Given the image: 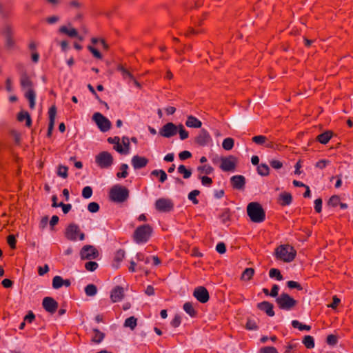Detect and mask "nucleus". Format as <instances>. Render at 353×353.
Instances as JSON below:
<instances>
[{
    "mask_svg": "<svg viewBox=\"0 0 353 353\" xmlns=\"http://www.w3.org/2000/svg\"><path fill=\"white\" fill-rule=\"evenodd\" d=\"M296 255V250L288 244L281 245L274 250V256L278 259L285 263L294 261Z\"/></svg>",
    "mask_w": 353,
    "mask_h": 353,
    "instance_id": "obj_1",
    "label": "nucleus"
},
{
    "mask_svg": "<svg viewBox=\"0 0 353 353\" xmlns=\"http://www.w3.org/2000/svg\"><path fill=\"white\" fill-rule=\"evenodd\" d=\"M247 213L254 223H261L265 219V213L262 206L257 202H251L247 206Z\"/></svg>",
    "mask_w": 353,
    "mask_h": 353,
    "instance_id": "obj_2",
    "label": "nucleus"
},
{
    "mask_svg": "<svg viewBox=\"0 0 353 353\" xmlns=\"http://www.w3.org/2000/svg\"><path fill=\"white\" fill-rule=\"evenodd\" d=\"M152 231V228L148 224L139 226L134 232V241L138 244L146 243L150 239Z\"/></svg>",
    "mask_w": 353,
    "mask_h": 353,
    "instance_id": "obj_3",
    "label": "nucleus"
},
{
    "mask_svg": "<svg viewBox=\"0 0 353 353\" xmlns=\"http://www.w3.org/2000/svg\"><path fill=\"white\" fill-rule=\"evenodd\" d=\"M110 199L115 203H123L129 197V190L127 188L120 185H114L110 191Z\"/></svg>",
    "mask_w": 353,
    "mask_h": 353,
    "instance_id": "obj_4",
    "label": "nucleus"
},
{
    "mask_svg": "<svg viewBox=\"0 0 353 353\" xmlns=\"http://www.w3.org/2000/svg\"><path fill=\"white\" fill-rule=\"evenodd\" d=\"M64 235L70 241H76L78 239L83 241L85 239V234L81 231L79 225L74 223H70L67 226Z\"/></svg>",
    "mask_w": 353,
    "mask_h": 353,
    "instance_id": "obj_5",
    "label": "nucleus"
},
{
    "mask_svg": "<svg viewBox=\"0 0 353 353\" xmlns=\"http://www.w3.org/2000/svg\"><path fill=\"white\" fill-rule=\"evenodd\" d=\"M276 302L279 308L284 310H290L297 304V301L286 293L281 294L276 299Z\"/></svg>",
    "mask_w": 353,
    "mask_h": 353,
    "instance_id": "obj_6",
    "label": "nucleus"
},
{
    "mask_svg": "<svg viewBox=\"0 0 353 353\" xmlns=\"http://www.w3.org/2000/svg\"><path fill=\"white\" fill-rule=\"evenodd\" d=\"M95 162L101 168H108L113 163V157L110 152L103 151L95 157Z\"/></svg>",
    "mask_w": 353,
    "mask_h": 353,
    "instance_id": "obj_7",
    "label": "nucleus"
},
{
    "mask_svg": "<svg viewBox=\"0 0 353 353\" xmlns=\"http://www.w3.org/2000/svg\"><path fill=\"white\" fill-rule=\"evenodd\" d=\"M92 119L101 132H107L111 128L112 124L110 120L99 112L94 113Z\"/></svg>",
    "mask_w": 353,
    "mask_h": 353,
    "instance_id": "obj_8",
    "label": "nucleus"
},
{
    "mask_svg": "<svg viewBox=\"0 0 353 353\" xmlns=\"http://www.w3.org/2000/svg\"><path fill=\"white\" fill-rule=\"evenodd\" d=\"M27 88L28 90L25 92V97L29 101V105L33 109L35 105L36 92L32 88V83L28 78H23V88Z\"/></svg>",
    "mask_w": 353,
    "mask_h": 353,
    "instance_id": "obj_9",
    "label": "nucleus"
},
{
    "mask_svg": "<svg viewBox=\"0 0 353 353\" xmlns=\"http://www.w3.org/2000/svg\"><path fill=\"white\" fill-rule=\"evenodd\" d=\"M220 168L225 172L233 171L235 170L237 159L234 156L230 155L227 157L221 158Z\"/></svg>",
    "mask_w": 353,
    "mask_h": 353,
    "instance_id": "obj_10",
    "label": "nucleus"
},
{
    "mask_svg": "<svg viewBox=\"0 0 353 353\" xmlns=\"http://www.w3.org/2000/svg\"><path fill=\"white\" fill-rule=\"evenodd\" d=\"M80 256L83 260L95 259L99 256V252L93 245H86L81 248Z\"/></svg>",
    "mask_w": 353,
    "mask_h": 353,
    "instance_id": "obj_11",
    "label": "nucleus"
},
{
    "mask_svg": "<svg viewBox=\"0 0 353 353\" xmlns=\"http://www.w3.org/2000/svg\"><path fill=\"white\" fill-rule=\"evenodd\" d=\"M155 208L157 210L161 212H168L172 210L174 203L172 201L168 198H161L156 201Z\"/></svg>",
    "mask_w": 353,
    "mask_h": 353,
    "instance_id": "obj_12",
    "label": "nucleus"
},
{
    "mask_svg": "<svg viewBox=\"0 0 353 353\" xmlns=\"http://www.w3.org/2000/svg\"><path fill=\"white\" fill-rule=\"evenodd\" d=\"M178 132V125L172 122L165 124L160 130L159 134L165 138H170L176 135Z\"/></svg>",
    "mask_w": 353,
    "mask_h": 353,
    "instance_id": "obj_13",
    "label": "nucleus"
},
{
    "mask_svg": "<svg viewBox=\"0 0 353 353\" xmlns=\"http://www.w3.org/2000/svg\"><path fill=\"white\" fill-rule=\"evenodd\" d=\"M193 296L201 303H207L210 299L208 291L203 286L196 288L193 292Z\"/></svg>",
    "mask_w": 353,
    "mask_h": 353,
    "instance_id": "obj_14",
    "label": "nucleus"
},
{
    "mask_svg": "<svg viewBox=\"0 0 353 353\" xmlns=\"http://www.w3.org/2000/svg\"><path fill=\"white\" fill-rule=\"evenodd\" d=\"M43 307L50 314H54L58 308V303L52 297L47 296L43 299Z\"/></svg>",
    "mask_w": 353,
    "mask_h": 353,
    "instance_id": "obj_15",
    "label": "nucleus"
},
{
    "mask_svg": "<svg viewBox=\"0 0 353 353\" xmlns=\"http://www.w3.org/2000/svg\"><path fill=\"white\" fill-rule=\"evenodd\" d=\"M57 115V108L55 105H52L48 110V116H49V124L48 128L47 136L50 137L54 129L55 118Z\"/></svg>",
    "mask_w": 353,
    "mask_h": 353,
    "instance_id": "obj_16",
    "label": "nucleus"
},
{
    "mask_svg": "<svg viewBox=\"0 0 353 353\" xmlns=\"http://www.w3.org/2000/svg\"><path fill=\"white\" fill-rule=\"evenodd\" d=\"M210 140L211 137L210 134L204 129L201 130L199 134L195 138V142L201 146L206 145Z\"/></svg>",
    "mask_w": 353,
    "mask_h": 353,
    "instance_id": "obj_17",
    "label": "nucleus"
},
{
    "mask_svg": "<svg viewBox=\"0 0 353 353\" xmlns=\"http://www.w3.org/2000/svg\"><path fill=\"white\" fill-rule=\"evenodd\" d=\"M230 182L233 188L243 190L245 185V179L242 175H235L231 177Z\"/></svg>",
    "mask_w": 353,
    "mask_h": 353,
    "instance_id": "obj_18",
    "label": "nucleus"
},
{
    "mask_svg": "<svg viewBox=\"0 0 353 353\" xmlns=\"http://www.w3.org/2000/svg\"><path fill=\"white\" fill-rule=\"evenodd\" d=\"M132 165L135 170L141 169L147 165L148 159L144 157L135 155L132 158Z\"/></svg>",
    "mask_w": 353,
    "mask_h": 353,
    "instance_id": "obj_19",
    "label": "nucleus"
},
{
    "mask_svg": "<svg viewBox=\"0 0 353 353\" xmlns=\"http://www.w3.org/2000/svg\"><path fill=\"white\" fill-rule=\"evenodd\" d=\"M124 297L123 288L120 286L115 287L111 292L110 299L112 302L116 303L121 301Z\"/></svg>",
    "mask_w": 353,
    "mask_h": 353,
    "instance_id": "obj_20",
    "label": "nucleus"
},
{
    "mask_svg": "<svg viewBox=\"0 0 353 353\" xmlns=\"http://www.w3.org/2000/svg\"><path fill=\"white\" fill-rule=\"evenodd\" d=\"M257 307L263 312H265L269 316H274V312L273 310V304L268 301H263L257 304Z\"/></svg>",
    "mask_w": 353,
    "mask_h": 353,
    "instance_id": "obj_21",
    "label": "nucleus"
},
{
    "mask_svg": "<svg viewBox=\"0 0 353 353\" xmlns=\"http://www.w3.org/2000/svg\"><path fill=\"white\" fill-rule=\"evenodd\" d=\"M59 31L61 33L68 35L69 37H78L80 41L83 40V38L79 36L78 32L75 28H72L68 29L66 26H63L59 28Z\"/></svg>",
    "mask_w": 353,
    "mask_h": 353,
    "instance_id": "obj_22",
    "label": "nucleus"
},
{
    "mask_svg": "<svg viewBox=\"0 0 353 353\" xmlns=\"http://www.w3.org/2000/svg\"><path fill=\"white\" fill-rule=\"evenodd\" d=\"M9 134L10 140L13 141L15 145H20L21 140V133L20 130L12 128L10 130Z\"/></svg>",
    "mask_w": 353,
    "mask_h": 353,
    "instance_id": "obj_23",
    "label": "nucleus"
},
{
    "mask_svg": "<svg viewBox=\"0 0 353 353\" xmlns=\"http://www.w3.org/2000/svg\"><path fill=\"white\" fill-rule=\"evenodd\" d=\"M292 196L290 193L283 192L280 194L279 197V203L282 206L288 205L292 203Z\"/></svg>",
    "mask_w": 353,
    "mask_h": 353,
    "instance_id": "obj_24",
    "label": "nucleus"
},
{
    "mask_svg": "<svg viewBox=\"0 0 353 353\" xmlns=\"http://www.w3.org/2000/svg\"><path fill=\"white\" fill-rule=\"evenodd\" d=\"M185 125L189 128H199L202 123L197 118L193 116H189L186 120Z\"/></svg>",
    "mask_w": 353,
    "mask_h": 353,
    "instance_id": "obj_25",
    "label": "nucleus"
},
{
    "mask_svg": "<svg viewBox=\"0 0 353 353\" xmlns=\"http://www.w3.org/2000/svg\"><path fill=\"white\" fill-rule=\"evenodd\" d=\"M332 135V132L328 130L318 135L316 140L322 144H326L329 142Z\"/></svg>",
    "mask_w": 353,
    "mask_h": 353,
    "instance_id": "obj_26",
    "label": "nucleus"
},
{
    "mask_svg": "<svg viewBox=\"0 0 353 353\" xmlns=\"http://www.w3.org/2000/svg\"><path fill=\"white\" fill-rule=\"evenodd\" d=\"M68 7L69 9L79 12L83 8V4L78 0H72L68 3Z\"/></svg>",
    "mask_w": 353,
    "mask_h": 353,
    "instance_id": "obj_27",
    "label": "nucleus"
},
{
    "mask_svg": "<svg viewBox=\"0 0 353 353\" xmlns=\"http://www.w3.org/2000/svg\"><path fill=\"white\" fill-rule=\"evenodd\" d=\"M254 274V270L252 268H248L243 272L241 279L243 281H250Z\"/></svg>",
    "mask_w": 353,
    "mask_h": 353,
    "instance_id": "obj_28",
    "label": "nucleus"
},
{
    "mask_svg": "<svg viewBox=\"0 0 353 353\" xmlns=\"http://www.w3.org/2000/svg\"><path fill=\"white\" fill-rule=\"evenodd\" d=\"M183 310L188 313L191 317H194L196 315V311L194 310L193 305L190 302H186L183 305Z\"/></svg>",
    "mask_w": 353,
    "mask_h": 353,
    "instance_id": "obj_29",
    "label": "nucleus"
},
{
    "mask_svg": "<svg viewBox=\"0 0 353 353\" xmlns=\"http://www.w3.org/2000/svg\"><path fill=\"white\" fill-rule=\"evenodd\" d=\"M93 332H94V335L93 336V337L92 339V341L94 343H101L103 341V339L105 336V334L103 332H100L97 328L93 329Z\"/></svg>",
    "mask_w": 353,
    "mask_h": 353,
    "instance_id": "obj_30",
    "label": "nucleus"
},
{
    "mask_svg": "<svg viewBox=\"0 0 353 353\" xmlns=\"http://www.w3.org/2000/svg\"><path fill=\"white\" fill-rule=\"evenodd\" d=\"M234 141L232 138L228 137L223 140L222 147L225 150H230L234 147Z\"/></svg>",
    "mask_w": 353,
    "mask_h": 353,
    "instance_id": "obj_31",
    "label": "nucleus"
},
{
    "mask_svg": "<svg viewBox=\"0 0 353 353\" xmlns=\"http://www.w3.org/2000/svg\"><path fill=\"white\" fill-rule=\"evenodd\" d=\"M85 292L87 296H93L97 292V288L94 284H88L85 288Z\"/></svg>",
    "mask_w": 353,
    "mask_h": 353,
    "instance_id": "obj_32",
    "label": "nucleus"
},
{
    "mask_svg": "<svg viewBox=\"0 0 353 353\" xmlns=\"http://www.w3.org/2000/svg\"><path fill=\"white\" fill-rule=\"evenodd\" d=\"M257 172L261 176H268L270 172V168L268 165L261 163L257 167Z\"/></svg>",
    "mask_w": 353,
    "mask_h": 353,
    "instance_id": "obj_33",
    "label": "nucleus"
},
{
    "mask_svg": "<svg viewBox=\"0 0 353 353\" xmlns=\"http://www.w3.org/2000/svg\"><path fill=\"white\" fill-rule=\"evenodd\" d=\"M303 343L304 344V345L308 348V349H312L314 347V338L311 336H305L304 338H303Z\"/></svg>",
    "mask_w": 353,
    "mask_h": 353,
    "instance_id": "obj_34",
    "label": "nucleus"
},
{
    "mask_svg": "<svg viewBox=\"0 0 353 353\" xmlns=\"http://www.w3.org/2000/svg\"><path fill=\"white\" fill-rule=\"evenodd\" d=\"M178 172L183 174L184 179H188L191 176L192 172L188 170L183 165H180L178 167Z\"/></svg>",
    "mask_w": 353,
    "mask_h": 353,
    "instance_id": "obj_35",
    "label": "nucleus"
},
{
    "mask_svg": "<svg viewBox=\"0 0 353 353\" xmlns=\"http://www.w3.org/2000/svg\"><path fill=\"white\" fill-rule=\"evenodd\" d=\"M118 70L121 71L124 79H129L130 81L134 80V76L132 75V74L123 66H119Z\"/></svg>",
    "mask_w": 353,
    "mask_h": 353,
    "instance_id": "obj_36",
    "label": "nucleus"
},
{
    "mask_svg": "<svg viewBox=\"0 0 353 353\" xmlns=\"http://www.w3.org/2000/svg\"><path fill=\"white\" fill-rule=\"evenodd\" d=\"M197 170L201 174H210L214 170L213 168L210 165H204L199 166L197 168Z\"/></svg>",
    "mask_w": 353,
    "mask_h": 353,
    "instance_id": "obj_37",
    "label": "nucleus"
},
{
    "mask_svg": "<svg viewBox=\"0 0 353 353\" xmlns=\"http://www.w3.org/2000/svg\"><path fill=\"white\" fill-rule=\"evenodd\" d=\"M222 223H225L230 220V210L228 208L223 210L219 216Z\"/></svg>",
    "mask_w": 353,
    "mask_h": 353,
    "instance_id": "obj_38",
    "label": "nucleus"
},
{
    "mask_svg": "<svg viewBox=\"0 0 353 353\" xmlns=\"http://www.w3.org/2000/svg\"><path fill=\"white\" fill-rule=\"evenodd\" d=\"M125 327H129L132 330H134L137 326V319L134 316H130L125 319L124 323Z\"/></svg>",
    "mask_w": 353,
    "mask_h": 353,
    "instance_id": "obj_39",
    "label": "nucleus"
},
{
    "mask_svg": "<svg viewBox=\"0 0 353 353\" xmlns=\"http://www.w3.org/2000/svg\"><path fill=\"white\" fill-rule=\"evenodd\" d=\"M63 279L60 276H55L52 279V287L59 289L63 286Z\"/></svg>",
    "mask_w": 353,
    "mask_h": 353,
    "instance_id": "obj_40",
    "label": "nucleus"
},
{
    "mask_svg": "<svg viewBox=\"0 0 353 353\" xmlns=\"http://www.w3.org/2000/svg\"><path fill=\"white\" fill-rule=\"evenodd\" d=\"M292 325L294 328H298L299 330H305L308 331V330H310L311 329L310 325H303V324L301 323L299 321H298L296 320L292 321Z\"/></svg>",
    "mask_w": 353,
    "mask_h": 353,
    "instance_id": "obj_41",
    "label": "nucleus"
},
{
    "mask_svg": "<svg viewBox=\"0 0 353 353\" xmlns=\"http://www.w3.org/2000/svg\"><path fill=\"white\" fill-rule=\"evenodd\" d=\"M269 275L271 278L275 277L278 281H281L283 279V276L281 275L280 270L276 268L270 269Z\"/></svg>",
    "mask_w": 353,
    "mask_h": 353,
    "instance_id": "obj_42",
    "label": "nucleus"
},
{
    "mask_svg": "<svg viewBox=\"0 0 353 353\" xmlns=\"http://www.w3.org/2000/svg\"><path fill=\"white\" fill-rule=\"evenodd\" d=\"M128 169V165L127 164H125V163L122 164L120 167L121 172H117V176L119 178H125L128 174V171H127Z\"/></svg>",
    "mask_w": 353,
    "mask_h": 353,
    "instance_id": "obj_43",
    "label": "nucleus"
},
{
    "mask_svg": "<svg viewBox=\"0 0 353 353\" xmlns=\"http://www.w3.org/2000/svg\"><path fill=\"white\" fill-rule=\"evenodd\" d=\"M200 191L198 190H194L190 192L188 194V199L192 201V202L196 205L199 203V200L196 199V196L199 195Z\"/></svg>",
    "mask_w": 353,
    "mask_h": 353,
    "instance_id": "obj_44",
    "label": "nucleus"
},
{
    "mask_svg": "<svg viewBox=\"0 0 353 353\" xmlns=\"http://www.w3.org/2000/svg\"><path fill=\"white\" fill-rule=\"evenodd\" d=\"M252 140L256 144L264 145L266 143L267 137L263 135H258L253 137Z\"/></svg>",
    "mask_w": 353,
    "mask_h": 353,
    "instance_id": "obj_45",
    "label": "nucleus"
},
{
    "mask_svg": "<svg viewBox=\"0 0 353 353\" xmlns=\"http://www.w3.org/2000/svg\"><path fill=\"white\" fill-rule=\"evenodd\" d=\"M178 132L181 140H185L188 138V132L184 129V127L182 124H179L178 125Z\"/></svg>",
    "mask_w": 353,
    "mask_h": 353,
    "instance_id": "obj_46",
    "label": "nucleus"
},
{
    "mask_svg": "<svg viewBox=\"0 0 353 353\" xmlns=\"http://www.w3.org/2000/svg\"><path fill=\"white\" fill-rule=\"evenodd\" d=\"M68 167L64 165H59L58 167L57 174L63 179H66L68 177Z\"/></svg>",
    "mask_w": 353,
    "mask_h": 353,
    "instance_id": "obj_47",
    "label": "nucleus"
},
{
    "mask_svg": "<svg viewBox=\"0 0 353 353\" xmlns=\"http://www.w3.org/2000/svg\"><path fill=\"white\" fill-rule=\"evenodd\" d=\"M6 46L8 48H10L14 44V41L10 35V28L9 27L6 28Z\"/></svg>",
    "mask_w": 353,
    "mask_h": 353,
    "instance_id": "obj_48",
    "label": "nucleus"
},
{
    "mask_svg": "<svg viewBox=\"0 0 353 353\" xmlns=\"http://www.w3.org/2000/svg\"><path fill=\"white\" fill-rule=\"evenodd\" d=\"M99 265L95 261H88L85 264V268L90 272H93L97 269Z\"/></svg>",
    "mask_w": 353,
    "mask_h": 353,
    "instance_id": "obj_49",
    "label": "nucleus"
},
{
    "mask_svg": "<svg viewBox=\"0 0 353 353\" xmlns=\"http://www.w3.org/2000/svg\"><path fill=\"white\" fill-rule=\"evenodd\" d=\"M340 203V197L337 195L331 196L328 201V205L332 207H336Z\"/></svg>",
    "mask_w": 353,
    "mask_h": 353,
    "instance_id": "obj_50",
    "label": "nucleus"
},
{
    "mask_svg": "<svg viewBox=\"0 0 353 353\" xmlns=\"http://www.w3.org/2000/svg\"><path fill=\"white\" fill-rule=\"evenodd\" d=\"M92 195V189L90 186H85L82 190V196L85 199H89Z\"/></svg>",
    "mask_w": 353,
    "mask_h": 353,
    "instance_id": "obj_51",
    "label": "nucleus"
},
{
    "mask_svg": "<svg viewBox=\"0 0 353 353\" xmlns=\"http://www.w3.org/2000/svg\"><path fill=\"white\" fill-rule=\"evenodd\" d=\"M259 353H279L276 349L272 346H267L261 347Z\"/></svg>",
    "mask_w": 353,
    "mask_h": 353,
    "instance_id": "obj_52",
    "label": "nucleus"
},
{
    "mask_svg": "<svg viewBox=\"0 0 353 353\" xmlns=\"http://www.w3.org/2000/svg\"><path fill=\"white\" fill-rule=\"evenodd\" d=\"M125 257V251L123 250H119L116 252L114 256V261L120 263Z\"/></svg>",
    "mask_w": 353,
    "mask_h": 353,
    "instance_id": "obj_53",
    "label": "nucleus"
},
{
    "mask_svg": "<svg viewBox=\"0 0 353 353\" xmlns=\"http://www.w3.org/2000/svg\"><path fill=\"white\" fill-rule=\"evenodd\" d=\"M88 210L92 213L97 212L99 210V205L96 202H91L88 205Z\"/></svg>",
    "mask_w": 353,
    "mask_h": 353,
    "instance_id": "obj_54",
    "label": "nucleus"
},
{
    "mask_svg": "<svg viewBox=\"0 0 353 353\" xmlns=\"http://www.w3.org/2000/svg\"><path fill=\"white\" fill-rule=\"evenodd\" d=\"M88 49L95 58L99 59H102V55L97 49H96L95 48H94L91 46H88Z\"/></svg>",
    "mask_w": 353,
    "mask_h": 353,
    "instance_id": "obj_55",
    "label": "nucleus"
},
{
    "mask_svg": "<svg viewBox=\"0 0 353 353\" xmlns=\"http://www.w3.org/2000/svg\"><path fill=\"white\" fill-rule=\"evenodd\" d=\"M287 285L290 289H296L298 290H301L303 289L301 285L298 282L294 281H288Z\"/></svg>",
    "mask_w": 353,
    "mask_h": 353,
    "instance_id": "obj_56",
    "label": "nucleus"
},
{
    "mask_svg": "<svg viewBox=\"0 0 353 353\" xmlns=\"http://www.w3.org/2000/svg\"><path fill=\"white\" fill-rule=\"evenodd\" d=\"M270 165L276 170L281 169L283 167V163L279 160L273 159L270 161Z\"/></svg>",
    "mask_w": 353,
    "mask_h": 353,
    "instance_id": "obj_57",
    "label": "nucleus"
},
{
    "mask_svg": "<svg viewBox=\"0 0 353 353\" xmlns=\"http://www.w3.org/2000/svg\"><path fill=\"white\" fill-rule=\"evenodd\" d=\"M314 209L317 213H320L322 210V199L319 198L314 201Z\"/></svg>",
    "mask_w": 353,
    "mask_h": 353,
    "instance_id": "obj_58",
    "label": "nucleus"
},
{
    "mask_svg": "<svg viewBox=\"0 0 353 353\" xmlns=\"http://www.w3.org/2000/svg\"><path fill=\"white\" fill-rule=\"evenodd\" d=\"M181 322V318L179 315H176L172 320L170 324L174 327H177L180 325Z\"/></svg>",
    "mask_w": 353,
    "mask_h": 353,
    "instance_id": "obj_59",
    "label": "nucleus"
},
{
    "mask_svg": "<svg viewBox=\"0 0 353 353\" xmlns=\"http://www.w3.org/2000/svg\"><path fill=\"white\" fill-rule=\"evenodd\" d=\"M326 341L329 345H336L337 343V337L334 334H330L327 336Z\"/></svg>",
    "mask_w": 353,
    "mask_h": 353,
    "instance_id": "obj_60",
    "label": "nucleus"
},
{
    "mask_svg": "<svg viewBox=\"0 0 353 353\" xmlns=\"http://www.w3.org/2000/svg\"><path fill=\"white\" fill-rule=\"evenodd\" d=\"M16 243H17V241H16L14 236L9 235L8 236V243L9 244L10 248L15 249Z\"/></svg>",
    "mask_w": 353,
    "mask_h": 353,
    "instance_id": "obj_61",
    "label": "nucleus"
},
{
    "mask_svg": "<svg viewBox=\"0 0 353 353\" xmlns=\"http://www.w3.org/2000/svg\"><path fill=\"white\" fill-rule=\"evenodd\" d=\"M216 250L220 254H224L226 252V246L224 243L220 242L216 246Z\"/></svg>",
    "mask_w": 353,
    "mask_h": 353,
    "instance_id": "obj_62",
    "label": "nucleus"
},
{
    "mask_svg": "<svg viewBox=\"0 0 353 353\" xmlns=\"http://www.w3.org/2000/svg\"><path fill=\"white\" fill-rule=\"evenodd\" d=\"M330 161L328 160L322 159L318 161L315 166L319 169H324L328 164Z\"/></svg>",
    "mask_w": 353,
    "mask_h": 353,
    "instance_id": "obj_63",
    "label": "nucleus"
},
{
    "mask_svg": "<svg viewBox=\"0 0 353 353\" xmlns=\"http://www.w3.org/2000/svg\"><path fill=\"white\" fill-rule=\"evenodd\" d=\"M179 159L182 161L188 159L192 157V154L187 150L183 151L179 153Z\"/></svg>",
    "mask_w": 353,
    "mask_h": 353,
    "instance_id": "obj_64",
    "label": "nucleus"
}]
</instances>
